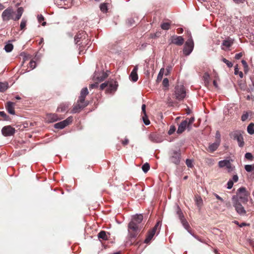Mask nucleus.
Here are the masks:
<instances>
[{
    "label": "nucleus",
    "instance_id": "obj_37",
    "mask_svg": "<svg viewBox=\"0 0 254 254\" xmlns=\"http://www.w3.org/2000/svg\"><path fill=\"white\" fill-rule=\"evenodd\" d=\"M242 62V64H243V66H244V72H245V73H247V72L248 71V70H249V66H248V64H247V63L246 61H245V60H243L242 61V62Z\"/></svg>",
    "mask_w": 254,
    "mask_h": 254
},
{
    "label": "nucleus",
    "instance_id": "obj_11",
    "mask_svg": "<svg viewBox=\"0 0 254 254\" xmlns=\"http://www.w3.org/2000/svg\"><path fill=\"white\" fill-rule=\"evenodd\" d=\"M176 211H177V214L182 225L186 229H188V228L189 227V225L188 222L185 219L184 215L182 212V210L178 206H177Z\"/></svg>",
    "mask_w": 254,
    "mask_h": 254
},
{
    "label": "nucleus",
    "instance_id": "obj_21",
    "mask_svg": "<svg viewBox=\"0 0 254 254\" xmlns=\"http://www.w3.org/2000/svg\"><path fill=\"white\" fill-rule=\"evenodd\" d=\"M143 220V215L142 214H136L134 215L131 221H134L135 224L139 225Z\"/></svg>",
    "mask_w": 254,
    "mask_h": 254
},
{
    "label": "nucleus",
    "instance_id": "obj_7",
    "mask_svg": "<svg viewBox=\"0 0 254 254\" xmlns=\"http://www.w3.org/2000/svg\"><path fill=\"white\" fill-rule=\"evenodd\" d=\"M230 135L234 139L237 140L240 147H243L244 144L243 137L240 131L236 130L232 132Z\"/></svg>",
    "mask_w": 254,
    "mask_h": 254
},
{
    "label": "nucleus",
    "instance_id": "obj_51",
    "mask_svg": "<svg viewBox=\"0 0 254 254\" xmlns=\"http://www.w3.org/2000/svg\"><path fill=\"white\" fill-rule=\"evenodd\" d=\"M233 181L231 180H230L227 183V189H231L233 186Z\"/></svg>",
    "mask_w": 254,
    "mask_h": 254
},
{
    "label": "nucleus",
    "instance_id": "obj_34",
    "mask_svg": "<svg viewBox=\"0 0 254 254\" xmlns=\"http://www.w3.org/2000/svg\"><path fill=\"white\" fill-rule=\"evenodd\" d=\"M196 204L200 208L202 205V199L200 197H196L195 198Z\"/></svg>",
    "mask_w": 254,
    "mask_h": 254
},
{
    "label": "nucleus",
    "instance_id": "obj_39",
    "mask_svg": "<svg viewBox=\"0 0 254 254\" xmlns=\"http://www.w3.org/2000/svg\"><path fill=\"white\" fill-rule=\"evenodd\" d=\"M222 61L227 64V65L229 67H232L233 66V64L232 63H231V62H229L228 60H227V59H226L225 58H223L222 59Z\"/></svg>",
    "mask_w": 254,
    "mask_h": 254
},
{
    "label": "nucleus",
    "instance_id": "obj_30",
    "mask_svg": "<svg viewBox=\"0 0 254 254\" xmlns=\"http://www.w3.org/2000/svg\"><path fill=\"white\" fill-rule=\"evenodd\" d=\"M82 110V106L79 107L77 104L74 106L71 113H79Z\"/></svg>",
    "mask_w": 254,
    "mask_h": 254
},
{
    "label": "nucleus",
    "instance_id": "obj_54",
    "mask_svg": "<svg viewBox=\"0 0 254 254\" xmlns=\"http://www.w3.org/2000/svg\"><path fill=\"white\" fill-rule=\"evenodd\" d=\"M242 56H243L242 53H240L236 54V55L235 56V58L236 60H239L242 57Z\"/></svg>",
    "mask_w": 254,
    "mask_h": 254
},
{
    "label": "nucleus",
    "instance_id": "obj_8",
    "mask_svg": "<svg viewBox=\"0 0 254 254\" xmlns=\"http://www.w3.org/2000/svg\"><path fill=\"white\" fill-rule=\"evenodd\" d=\"M218 165L220 168L226 167L229 172L233 171L235 168L234 166L232 165L230 160H223L219 161Z\"/></svg>",
    "mask_w": 254,
    "mask_h": 254
},
{
    "label": "nucleus",
    "instance_id": "obj_44",
    "mask_svg": "<svg viewBox=\"0 0 254 254\" xmlns=\"http://www.w3.org/2000/svg\"><path fill=\"white\" fill-rule=\"evenodd\" d=\"M26 25V21L24 19H22L20 23V28L23 30L25 28Z\"/></svg>",
    "mask_w": 254,
    "mask_h": 254
},
{
    "label": "nucleus",
    "instance_id": "obj_10",
    "mask_svg": "<svg viewBox=\"0 0 254 254\" xmlns=\"http://www.w3.org/2000/svg\"><path fill=\"white\" fill-rule=\"evenodd\" d=\"M170 43L175 44L178 46H181L184 43V39L180 36L173 35L169 39Z\"/></svg>",
    "mask_w": 254,
    "mask_h": 254
},
{
    "label": "nucleus",
    "instance_id": "obj_41",
    "mask_svg": "<svg viewBox=\"0 0 254 254\" xmlns=\"http://www.w3.org/2000/svg\"><path fill=\"white\" fill-rule=\"evenodd\" d=\"M215 138H216V141H219V143L221 142V135L219 131H217L215 134Z\"/></svg>",
    "mask_w": 254,
    "mask_h": 254
},
{
    "label": "nucleus",
    "instance_id": "obj_52",
    "mask_svg": "<svg viewBox=\"0 0 254 254\" xmlns=\"http://www.w3.org/2000/svg\"><path fill=\"white\" fill-rule=\"evenodd\" d=\"M233 0L234 1V2L235 3H236V4H243L246 1V0Z\"/></svg>",
    "mask_w": 254,
    "mask_h": 254
},
{
    "label": "nucleus",
    "instance_id": "obj_45",
    "mask_svg": "<svg viewBox=\"0 0 254 254\" xmlns=\"http://www.w3.org/2000/svg\"><path fill=\"white\" fill-rule=\"evenodd\" d=\"M29 66L32 69L35 68L36 66V63L34 61H31L29 63Z\"/></svg>",
    "mask_w": 254,
    "mask_h": 254
},
{
    "label": "nucleus",
    "instance_id": "obj_19",
    "mask_svg": "<svg viewBox=\"0 0 254 254\" xmlns=\"http://www.w3.org/2000/svg\"><path fill=\"white\" fill-rule=\"evenodd\" d=\"M15 103L11 102H8L6 104V108L7 112L11 115L15 114L14 107Z\"/></svg>",
    "mask_w": 254,
    "mask_h": 254
},
{
    "label": "nucleus",
    "instance_id": "obj_61",
    "mask_svg": "<svg viewBox=\"0 0 254 254\" xmlns=\"http://www.w3.org/2000/svg\"><path fill=\"white\" fill-rule=\"evenodd\" d=\"M107 77V75L105 73H103V75L101 77L100 79H99L100 81H102L103 80H104Z\"/></svg>",
    "mask_w": 254,
    "mask_h": 254
},
{
    "label": "nucleus",
    "instance_id": "obj_12",
    "mask_svg": "<svg viewBox=\"0 0 254 254\" xmlns=\"http://www.w3.org/2000/svg\"><path fill=\"white\" fill-rule=\"evenodd\" d=\"M2 134L5 136L12 135L15 132V129L8 126L4 127L1 129Z\"/></svg>",
    "mask_w": 254,
    "mask_h": 254
},
{
    "label": "nucleus",
    "instance_id": "obj_60",
    "mask_svg": "<svg viewBox=\"0 0 254 254\" xmlns=\"http://www.w3.org/2000/svg\"><path fill=\"white\" fill-rule=\"evenodd\" d=\"M206 162L210 165H213L214 164L213 160L212 159H207Z\"/></svg>",
    "mask_w": 254,
    "mask_h": 254
},
{
    "label": "nucleus",
    "instance_id": "obj_48",
    "mask_svg": "<svg viewBox=\"0 0 254 254\" xmlns=\"http://www.w3.org/2000/svg\"><path fill=\"white\" fill-rule=\"evenodd\" d=\"M186 163L187 166L189 168H191L193 166L192 161L190 159H187L186 161Z\"/></svg>",
    "mask_w": 254,
    "mask_h": 254
},
{
    "label": "nucleus",
    "instance_id": "obj_43",
    "mask_svg": "<svg viewBox=\"0 0 254 254\" xmlns=\"http://www.w3.org/2000/svg\"><path fill=\"white\" fill-rule=\"evenodd\" d=\"M176 130V127L174 126H172L170 127V129L168 131V134L169 135L172 134Z\"/></svg>",
    "mask_w": 254,
    "mask_h": 254
},
{
    "label": "nucleus",
    "instance_id": "obj_16",
    "mask_svg": "<svg viewBox=\"0 0 254 254\" xmlns=\"http://www.w3.org/2000/svg\"><path fill=\"white\" fill-rule=\"evenodd\" d=\"M60 118L55 114H48L46 116V120L49 123H53L57 121Z\"/></svg>",
    "mask_w": 254,
    "mask_h": 254
},
{
    "label": "nucleus",
    "instance_id": "obj_26",
    "mask_svg": "<svg viewBox=\"0 0 254 254\" xmlns=\"http://www.w3.org/2000/svg\"><path fill=\"white\" fill-rule=\"evenodd\" d=\"M247 131L250 134L254 133V124L251 123L247 127Z\"/></svg>",
    "mask_w": 254,
    "mask_h": 254
},
{
    "label": "nucleus",
    "instance_id": "obj_15",
    "mask_svg": "<svg viewBox=\"0 0 254 254\" xmlns=\"http://www.w3.org/2000/svg\"><path fill=\"white\" fill-rule=\"evenodd\" d=\"M107 91L108 93H112V92H114L117 89V85L116 84V82L114 81H108Z\"/></svg>",
    "mask_w": 254,
    "mask_h": 254
},
{
    "label": "nucleus",
    "instance_id": "obj_5",
    "mask_svg": "<svg viewBox=\"0 0 254 254\" xmlns=\"http://www.w3.org/2000/svg\"><path fill=\"white\" fill-rule=\"evenodd\" d=\"M128 228L130 236L132 238L136 237L139 232V225L135 224L134 221H130L128 224Z\"/></svg>",
    "mask_w": 254,
    "mask_h": 254
},
{
    "label": "nucleus",
    "instance_id": "obj_6",
    "mask_svg": "<svg viewBox=\"0 0 254 254\" xmlns=\"http://www.w3.org/2000/svg\"><path fill=\"white\" fill-rule=\"evenodd\" d=\"M180 159L181 153L180 150H172L170 154V161L176 165H178L180 163Z\"/></svg>",
    "mask_w": 254,
    "mask_h": 254
},
{
    "label": "nucleus",
    "instance_id": "obj_28",
    "mask_svg": "<svg viewBox=\"0 0 254 254\" xmlns=\"http://www.w3.org/2000/svg\"><path fill=\"white\" fill-rule=\"evenodd\" d=\"M98 238L99 239H102L103 240H106L108 239V236L106 234V233L104 231H102L98 234Z\"/></svg>",
    "mask_w": 254,
    "mask_h": 254
},
{
    "label": "nucleus",
    "instance_id": "obj_17",
    "mask_svg": "<svg viewBox=\"0 0 254 254\" xmlns=\"http://www.w3.org/2000/svg\"><path fill=\"white\" fill-rule=\"evenodd\" d=\"M187 125L188 123L187 121H184V120L183 121L178 127V128L177 131V133L181 134L185 131L186 128H188Z\"/></svg>",
    "mask_w": 254,
    "mask_h": 254
},
{
    "label": "nucleus",
    "instance_id": "obj_62",
    "mask_svg": "<svg viewBox=\"0 0 254 254\" xmlns=\"http://www.w3.org/2000/svg\"><path fill=\"white\" fill-rule=\"evenodd\" d=\"M159 224H160V222H158L155 225V226L153 228V229L152 230H155V231L156 232V230L157 229V227H158V226L159 225Z\"/></svg>",
    "mask_w": 254,
    "mask_h": 254
},
{
    "label": "nucleus",
    "instance_id": "obj_31",
    "mask_svg": "<svg viewBox=\"0 0 254 254\" xmlns=\"http://www.w3.org/2000/svg\"><path fill=\"white\" fill-rule=\"evenodd\" d=\"M77 104L79 105V107L82 106V109L86 107L88 104V101H85V100L80 102V99H78Z\"/></svg>",
    "mask_w": 254,
    "mask_h": 254
},
{
    "label": "nucleus",
    "instance_id": "obj_13",
    "mask_svg": "<svg viewBox=\"0 0 254 254\" xmlns=\"http://www.w3.org/2000/svg\"><path fill=\"white\" fill-rule=\"evenodd\" d=\"M234 43V40L228 38L226 39L223 41L222 43V49L224 50H226L227 49L230 48Z\"/></svg>",
    "mask_w": 254,
    "mask_h": 254
},
{
    "label": "nucleus",
    "instance_id": "obj_14",
    "mask_svg": "<svg viewBox=\"0 0 254 254\" xmlns=\"http://www.w3.org/2000/svg\"><path fill=\"white\" fill-rule=\"evenodd\" d=\"M234 207L235 208V210L238 213H239L241 215H245L246 213V211L244 208V207L242 206V205L240 203L237 202L235 205Z\"/></svg>",
    "mask_w": 254,
    "mask_h": 254
},
{
    "label": "nucleus",
    "instance_id": "obj_36",
    "mask_svg": "<svg viewBox=\"0 0 254 254\" xmlns=\"http://www.w3.org/2000/svg\"><path fill=\"white\" fill-rule=\"evenodd\" d=\"M161 27L163 30H168L170 28V24L168 22L163 23L161 24Z\"/></svg>",
    "mask_w": 254,
    "mask_h": 254
},
{
    "label": "nucleus",
    "instance_id": "obj_32",
    "mask_svg": "<svg viewBox=\"0 0 254 254\" xmlns=\"http://www.w3.org/2000/svg\"><path fill=\"white\" fill-rule=\"evenodd\" d=\"M164 68H162L158 74V76H157V82H159L160 81H161L162 79V77H163V74H164Z\"/></svg>",
    "mask_w": 254,
    "mask_h": 254
},
{
    "label": "nucleus",
    "instance_id": "obj_42",
    "mask_svg": "<svg viewBox=\"0 0 254 254\" xmlns=\"http://www.w3.org/2000/svg\"><path fill=\"white\" fill-rule=\"evenodd\" d=\"M249 117V114L248 112H246L241 117V120L243 122L246 121Z\"/></svg>",
    "mask_w": 254,
    "mask_h": 254
},
{
    "label": "nucleus",
    "instance_id": "obj_27",
    "mask_svg": "<svg viewBox=\"0 0 254 254\" xmlns=\"http://www.w3.org/2000/svg\"><path fill=\"white\" fill-rule=\"evenodd\" d=\"M13 48V45L10 43H7L4 46V50L6 52H10Z\"/></svg>",
    "mask_w": 254,
    "mask_h": 254
},
{
    "label": "nucleus",
    "instance_id": "obj_57",
    "mask_svg": "<svg viewBox=\"0 0 254 254\" xmlns=\"http://www.w3.org/2000/svg\"><path fill=\"white\" fill-rule=\"evenodd\" d=\"M232 181L233 182H237L238 181V177L237 175H235L233 176Z\"/></svg>",
    "mask_w": 254,
    "mask_h": 254
},
{
    "label": "nucleus",
    "instance_id": "obj_46",
    "mask_svg": "<svg viewBox=\"0 0 254 254\" xmlns=\"http://www.w3.org/2000/svg\"><path fill=\"white\" fill-rule=\"evenodd\" d=\"M162 84L164 87H168L169 86V80L168 78H164L163 80Z\"/></svg>",
    "mask_w": 254,
    "mask_h": 254
},
{
    "label": "nucleus",
    "instance_id": "obj_29",
    "mask_svg": "<svg viewBox=\"0 0 254 254\" xmlns=\"http://www.w3.org/2000/svg\"><path fill=\"white\" fill-rule=\"evenodd\" d=\"M129 77L131 80L133 82L136 81L138 79V75L137 72L131 71Z\"/></svg>",
    "mask_w": 254,
    "mask_h": 254
},
{
    "label": "nucleus",
    "instance_id": "obj_50",
    "mask_svg": "<svg viewBox=\"0 0 254 254\" xmlns=\"http://www.w3.org/2000/svg\"><path fill=\"white\" fill-rule=\"evenodd\" d=\"M108 84H109L108 83V81H107V82H105L104 83H103L100 85V89L101 90H103V89H104L105 88L107 89V88Z\"/></svg>",
    "mask_w": 254,
    "mask_h": 254
},
{
    "label": "nucleus",
    "instance_id": "obj_58",
    "mask_svg": "<svg viewBox=\"0 0 254 254\" xmlns=\"http://www.w3.org/2000/svg\"><path fill=\"white\" fill-rule=\"evenodd\" d=\"M97 87H98V83H93V84H91L90 85L89 88H96Z\"/></svg>",
    "mask_w": 254,
    "mask_h": 254
},
{
    "label": "nucleus",
    "instance_id": "obj_38",
    "mask_svg": "<svg viewBox=\"0 0 254 254\" xmlns=\"http://www.w3.org/2000/svg\"><path fill=\"white\" fill-rule=\"evenodd\" d=\"M254 168V166L251 165H246L245 166V169L246 171L251 172Z\"/></svg>",
    "mask_w": 254,
    "mask_h": 254
},
{
    "label": "nucleus",
    "instance_id": "obj_1",
    "mask_svg": "<svg viewBox=\"0 0 254 254\" xmlns=\"http://www.w3.org/2000/svg\"><path fill=\"white\" fill-rule=\"evenodd\" d=\"M23 12V9L21 7L17 9L16 13L11 8L8 7L3 11L1 17L2 20L4 21H8L10 19L16 21L20 18Z\"/></svg>",
    "mask_w": 254,
    "mask_h": 254
},
{
    "label": "nucleus",
    "instance_id": "obj_4",
    "mask_svg": "<svg viewBox=\"0 0 254 254\" xmlns=\"http://www.w3.org/2000/svg\"><path fill=\"white\" fill-rule=\"evenodd\" d=\"M194 47L193 40L190 37L186 42L183 49L184 54L189 56L192 51Z\"/></svg>",
    "mask_w": 254,
    "mask_h": 254
},
{
    "label": "nucleus",
    "instance_id": "obj_59",
    "mask_svg": "<svg viewBox=\"0 0 254 254\" xmlns=\"http://www.w3.org/2000/svg\"><path fill=\"white\" fill-rule=\"evenodd\" d=\"M129 140L127 138H125L124 140L122 141V144L124 145H126L128 143Z\"/></svg>",
    "mask_w": 254,
    "mask_h": 254
},
{
    "label": "nucleus",
    "instance_id": "obj_35",
    "mask_svg": "<svg viewBox=\"0 0 254 254\" xmlns=\"http://www.w3.org/2000/svg\"><path fill=\"white\" fill-rule=\"evenodd\" d=\"M150 169V165L148 163L144 164L142 166V169L144 173H147Z\"/></svg>",
    "mask_w": 254,
    "mask_h": 254
},
{
    "label": "nucleus",
    "instance_id": "obj_55",
    "mask_svg": "<svg viewBox=\"0 0 254 254\" xmlns=\"http://www.w3.org/2000/svg\"><path fill=\"white\" fill-rule=\"evenodd\" d=\"M38 21L39 22H41L42 21H43L44 20V17L43 15H38Z\"/></svg>",
    "mask_w": 254,
    "mask_h": 254
},
{
    "label": "nucleus",
    "instance_id": "obj_56",
    "mask_svg": "<svg viewBox=\"0 0 254 254\" xmlns=\"http://www.w3.org/2000/svg\"><path fill=\"white\" fill-rule=\"evenodd\" d=\"M172 69V66H168L166 68L167 73L165 74L166 75H167L170 72V71Z\"/></svg>",
    "mask_w": 254,
    "mask_h": 254
},
{
    "label": "nucleus",
    "instance_id": "obj_64",
    "mask_svg": "<svg viewBox=\"0 0 254 254\" xmlns=\"http://www.w3.org/2000/svg\"><path fill=\"white\" fill-rule=\"evenodd\" d=\"M151 140L152 141L155 142L156 140L155 139L154 135H150L149 137Z\"/></svg>",
    "mask_w": 254,
    "mask_h": 254
},
{
    "label": "nucleus",
    "instance_id": "obj_18",
    "mask_svg": "<svg viewBox=\"0 0 254 254\" xmlns=\"http://www.w3.org/2000/svg\"><path fill=\"white\" fill-rule=\"evenodd\" d=\"M220 144V143H219V141H215L214 143H210L207 150L210 152H213L217 149Z\"/></svg>",
    "mask_w": 254,
    "mask_h": 254
},
{
    "label": "nucleus",
    "instance_id": "obj_53",
    "mask_svg": "<svg viewBox=\"0 0 254 254\" xmlns=\"http://www.w3.org/2000/svg\"><path fill=\"white\" fill-rule=\"evenodd\" d=\"M141 110H142V113L143 114V115H144L145 116H146V105L145 104H143L142 105V106H141Z\"/></svg>",
    "mask_w": 254,
    "mask_h": 254
},
{
    "label": "nucleus",
    "instance_id": "obj_33",
    "mask_svg": "<svg viewBox=\"0 0 254 254\" xmlns=\"http://www.w3.org/2000/svg\"><path fill=\"white\" fill-rule=\"evenodd\" d=\"M100 10L104 13L107 12V11H108V7L107 4L105 3H101L100 5Z\"/></svg>",
    "mask_w": 254,
    "mask_h": 254
},
{
    "label": "nucleus",
    "instance_id": "obj_25",
    "mask_svg": "<svg viewBox=\"0 0 254 254\" xmlns=\"http://www.w3.org/2000/svg\"><path fill=\"white\" fill-rule=\"evenodd\" d=\"M8 88L7 82H0V92H4Z\"/></svg>",
    "mask_w": 254,
    "mask_h": 254
},
{
    "label": "nucleus",
    "instance_id": "obj_24",
    "mask_svg": "<svg viewBox=\"0 0 254 254\" xmlns=\"http://www.w3.org/2000/svg\"><path fill=\"white\" fill-rule=\"evenodd\" d=\"M203 79L205 85L207 86L209 84V74L207 72H205L203 76Z\"/></svg>",
    "mask_w": 254,
    "mask_h": 254
},
{
    "label": "nucleus",
    "instance_id": "obj_9",
    "mask_svg": "<svg viewBox=\"0 0 254 254\" xmlns=\"http://www.w3.org/2000/svg\"><path fill=\"white\" fill-rule=\"evenodd\" d=\"M72 121V118L71 117H69L64 121L55 124L54 125V127L56 128L63 129L71 123Z\"/></svg>",
    "mask_w": 254,
    "mask_h": 254
},
{
    "label": "nucleus",
    "instance_id": "obj_2",
    "mask_svg": "<svg viewBox=\"0 0 254 254\" xmlns=\"http://www.w3.org/2000/svg\"><path fill=\"white\" fill-rule=\"evenodd\" d=\"M175 96L176 99L182 100L186 96V92L185 87L182 84H177L175 88Z\"/></svg>",
    "mask_w": 254,
    "mask_h": 254
},
{
    "label": "nucleus",
    "instance_id": "obj_47",
    "mask_svg": "<svg viewBox=\"0 0 254 254\" xmlns=\"http://www.w3.org/2000/svg\"><path fill=\"white\" fill-rule=\"evenodd\" d=\"M81 34H79L75 36L74 38V41L75 42V44H77L80 41V40L81 38Z\"/></svg>",
    "mask_w": 254,
    "mask_h": 254
},
{
    "label": "nucleus",
    "instance_id": "obj_23",
    "mask_svg": "<svg viewBox=\"0 0 254 254\" xmlns=\"http://www.w3.org/2000/svg\"><path fill=\"white\" fill-rule=\"evenodd\" d=\"M184 121H187L188 123V129L190 130L191 129V125L194 121V118L191 117L190 118H187Z\"/></svg>",
    "mask_w": 254,
    "mask_h": 254
},
{
    "label": "nucleus",
    "instance_id": "obj_3",
    "mask_svg": "<svg viewBox=\"0 0 254 254\" xmlns=\"http://www.w3.org/2000/svg\"><path fill=\"white\" fill-rule=\"evenodd\" d=\"M239 199L243 203H247L250 195V193L244 187L240 188L237 193Z\"/></svg>",
    "mask_w": 254,
    "mask_h": 254
},
{
    "label": "nucleus",
    "instance_id": "obj_40",
    "mask_svg": "<svg viewBox=\"0 0 254 254\" xmlns=\"http://www.w3.org/2000/svg\"><path fill=\"white\" fill-rule=\"evenodd\" d=\"M142 120L144 124L145 125H149L150 124V121L147 118V115H146V116H145L144 115L142 116Z\"/></svg>",
    "mask_w": 254,
    "mask_h": 254
},
{
    "label": "nucleus",
    "instance_id": "obj_20",
    "mask_svg": "<svg viewBox=\"0 0 254 254\" xmlns=\"http://www.w3.org/2000/svg\"><path fill=\"white\" fill-rule=\"evenodd\" d=\"M88 94V89L86 87L83 88L81 92H80V95L79 97V99H80V101L82 102L84 100H85V98L86 96V95Z\"/></svg>",
    "mask_w": 254,
    "mask_h": 254
},
{
    "label": "nucleus",
    "instance_id": "obj_49",
    "mask_svg": "<svg viewBox=\"0 0 254 254\" xmlns=\"http://www.w3.org/2000/svg\"><path fill=\"white\" fill-rule=\"evenodd\" d=\"M245 157L246 159H247L248 160H252V159L253 158V156L252 153H249V152L246 153L245 154Z\"/></svg>",
    "mask_w": 254,
    "mask_h": 254
},
{
    "label": "nucleus",
    "instance_id": "obj_63",
    "mask_svg": "<svg viewBox=\"0 0 254 254\" xmlns=\"http://www.w3.org/2000/svg\"><path fill=\"white\" fill-rule=\"evenodd\" d=\"M214 195L215 196V197H216L217 199L221 200V201H223V199H222V198H221L220 196H219L217 194H214Z\"/></svg>",
    "mask_w": 254,
    "mask_h": 254
},
{
    "label": "nucleus",
    "instance_id": "obj_22",
    "mask_svg": "<svg viewBox=\"0 0 254 254\" xmlns=\"http://www.w3.org/2000/svg\"><path fill=\"white\" fill-rule=\"evenodd\" d=\"M155 233L156 232L155 231V230H151L150 231H149L146 238L144 240V243L146 244L149 243L154 236Z\"/></svg>",
    "mask_w": 254,
    "mask_h": 254
}]
</instances>
